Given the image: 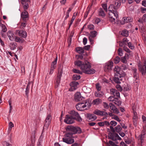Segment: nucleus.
<instances>
[{"mask_svg": "<svg viewBox=\"0 0 146 146\" xmlns=\"http://www.w3.org/2000/svg\"><path fill=\"white\" fill-rule=\"evenodd\" d=\"M114 99H115L112 100V97L110 96V102H111L113 103H114L115 104L118 106L120 105L121 104V102L118 101V98H114Z\"/></svg>", "mask_w": 146, "mask_h": 146, "instance_id": "obj_20", "label": "nucleus"}, {"mask_svg": "<svg viewBox=\"0 0 146 146\" xmlns=\"http://www.w3.org/2000/svg\"><path fill=\"white\" fill-rule=\"evenodd\" d=\"M87 118L88 119L92 121L96 119L97 117L94 114H89L87 115Z\"/></svg>", "mask_w": 146, "mask_h": 146, "instance_id": "obj_24", "label": "nucleus"}, {"mask_svg": "<svg viewBox=\"0 0 146 146\" xmlns=\"http://www.w3.org/2000/svg\"><path fill=\"white\" fill-rule=\"evenodd\" d=\"M94 95L96 97L101 98L103 96L104 93L102 92H96L94 93Z\"/></svg>", "mask_w": 146, "mask_h": 146, "instance_id": "obj_34", "label": "nucleus"}, {"mask_svg": "<svg viewBox=\"0 0 146 146\" xmlns=\"http://www.w3.org/2000/svg\"><path fill=\"white\" fill-rule=\"evenodd\" d=\"M114 70L115 71L117 72L116 73L118 74V75L123 74V73H125L122 70H118L117 69H116V68L114 69Z\"/></svg>", "mask_w": 146, "mask_h": 146, "instance_id": "obj_52", "label": "nucleus"}, {"mask_svg": "<svg viewBox=\"0 0 146 146\" xmlns=\"http://www.w3.org/2000/svg\"><path fill=\"white\" fill-rule=\"evenodd\" d=\"M75 65L79 67L82 72L86 74H93L95 72V70L93 68L90 69L91 66L87 61L82 62L78 60L75 61Z\"/></svg>", "mask_w": 146, "mask_h": 146, "instance_id": "obj_1", "label": "nucleus"}, {"mask_svg": "<svg viewBox=\"0 0 146 146\" xmlns=\"http://www.w3.org/2000/svg\"><path fill=\"white\" fill-rule=\"evenodd\" d=\"M2 144L4 146H11V144L6 141L3 142L2 143Z\"/></svg>", "mask_w": 146, "mask_h": 146, "instance_id": "obj_57", "label": "nucleus"}, {"mask_svg": "<svg viewBox=\"0 0 146 146\" xmlns=\"http://www.w3.org/2000/svg\"><path fill=\"white\" fill-rule=\"evenodd\" d=\"M101 102V100L99 98H98L93 101V104L94 105H97L100 103Z\"/></svg>", "mask_w": 146, "mask_h": 146, "instance_id": "obj_39", "label": "nucleus"}, {"mask_svg": "<svg viewBox=\"0 0 146 146\" xmlns=\"http://www.w3.org/2000/svg\"><path fill=\"white\" fill-rule=\"evenodd\" d=\"M88 28L90 30H93L94 29V26L92 24H90L88 26Z\"/></svg>", "mask_w": 146, "mask_h": 146, "instance_id": "obj_58", "label": "nucleus"}, {"mask_svg": "<svg viewBox=\"0 0 146 146\" xmlns=\"http://www.w3.org/2000/svg\"><path fill=\"white\" fill-rule=\"evenodd\" d=\"M100 19H93V23L94 24H98L100 21Z\"/></svg>", "mask_w": 146, "mask_h": 146, "instance_id": "obj_48", "label": "nucleus"}, {"mask_svg": "<svg viewBox=\"0 0 146 146\" xmlns=\"http://www.w3.org/2000/svg\"><path fill=\"white\" fill-rule=\"evenodd\" d=\"M119 46L123 47V48H124V47L126 45V43H124L122 41L119 42Z\"/></svg>", "mask_w": 146, "mask_h": 146, "instance_id": "obj_64", "label": "nucleus"}, {"mask_svg": "<svg viewBox=\"0 0 146 146\" xmlns=\"http://www.w3.org/2000/svg\"><path fill=\"white\" fill-rule=\"evenodd\" d=\"M51 120V115H48L45 119L46 123L45 126L46 127H48L50 125Z\"/></svg>", "mask_w": 146, "mask_h": 146, "instance_id": "obj_21", "label": "nucleus"}, {"mask_svg": "<svg viewBox=\"0 0 146 146\" xmlns=\"http://www.w3.org/2000/svg\"><path fill=\"white\" fill-rule=\"evenodd\" d=\"M139 70L142 75H144L146 73V60L144 61V62L141 63L140 62L138 64Z\"/></svg>", "mask_w": 146, "mask_h": 146, "instance_id": "obj_6", "label": "nucleus"}, {"mask_svg": "<svg viewBox=\"0 0 146 146\" xmlns=\"http://www.w3.org/2000/svg\"><path fill=\"white\" fill-rule=\"evenodd\" d=\"M97 34V32L95 31H92L90 32L89 36V39L91 44L93 43V38L96 37Z\"/></svg>", "mask_w": 146, "mask_h": 146, "instance_id": "obj_13", "label": "nucleus"}, {"mask_svg": "<svg viewBox=\"0 0 146 146\" xmlns=\"http://www.w3.org/2000/svg\"><path fill=\"white\" fill-rule=\"evenodd\" d=\"M122 128L119 125H118L117 126L115 127L114 131H115L118 133H119L121 132V131L122 130ZM114 132H115V131Z\"/></svg>", "mask_w": 146, "mask_h": 146, "instance_id": "obj_36", "label": "nucleus"}, {"mask_svg": "<svg viewBox=\"0 0 146 146\" xmlns=\"http://www.w3.org/2000/svg\"><path fill=\"white\" fill-rule=\"evenodd\" d=\"M118 17V14L117 11L110 10V18H114V17L117 18Z\"/></svg>", "mask_w": 146, "mask_h": 146, "instance_id": "obj_19", "label": "nucleus"}, {"mask_svg": "<svg viewBox=\"0 0 146 146\" xmlns=\"http://www.w3.org/2000/svg\"><path fill=\"white\" fill-rule=\"evenodd\" d=\"M96 87L98 92L101 90V86L99 83H98L96 84Z\"/></svg>", "mask_w": 146, "mask_h": 146, "instance_id": "obj_44", "label": "nucleus"}, {"mask_svg": "<svg viewBox=\"0 0 146 146\" xmlns=\"http://www.w3.org/2000/svg\"><path fill=\"white\" fill-rule=\"evenodd\" d=\"M110 70V64L109 63H106L104 66V70L105 71H109Z\"/></svg>", "mask_w": 146, "mask_h": 146, "instance_id": "obj_43", "label": "nucleus"}, {"mask_svg": "<svg viewBox=\"0 0 146 146\" xmlns=\"http://www.w3.org/2000/svg\"><path fill=\"white\" fill-rule=\"evenodd\" d=\"M72 71L74 73H75L82 74V72L80 71L79 70L76 69H73L72 70Z\"/></svg>", "mask_w": 146, "mask_h": 146, "instance_id": "obj_49", "label": "nucleus"}, {"mask_svg": "<svg viewBox=\"0 0 146 146\" xmlns=\"http://www.w3.org/2000/svg\"><path fill=\"white\" fill-rule=\"evenodd\" d=\"M110 131L113 132L112 133L110 132V139L114 141L115 144H118L119 143L118 140H121V138L119 136L117 133L114 132V128L111 126H110Z\"/></svg>", "mask_w": 146, "mask_h": 146, "instance_id": "obj_2", "label": "nucleus"}, {"mask_svg": "<svg viewBox=\"0 0 146 146\" xmlns=\"http://www.w3.org/2000/svg\"><path fill=\"white\" fill-rule=\"evenodd\" d=\"M74 119L70 115H67L66 116L64 121L67 124H70L74 123Z\"/></svg>", "mask_w": 146, "mask_h": 146, "instance_id": "obj_12", "label": "nucleus"}, {"mask_svg": "<svg viewBox=\"0 0 146 146\" xmlns=\"http://www.w3.org/2000/svg\"><path fill=\"white\" fill-rule=\"evenodd\" d=\"M120 60V58L119 56H117L114 59V62L115 64H117L119 62Z\"/></svg>", "mask_w": 146, "mask_h": 146, "instance_id": "obj_45", "label": "nucleus"}, {"mask_svg": "<svg viewBox=\"0 0 146 146\" xmlns=\"http://www.w3.org/2000/svg\"><path fill=\"white\" fill-rule=\"evenodd\" d=\"M110 124L113 127V126H115L117 124V122L115 121H111L110 122Z\"/></svg>", "mask_w": 146, "mask_h": 146, "instance_id": "obj_55", "label": "nucleus"}, {"mask_svg": "<svg viewBox=\"0 0 146 146\" xmlns=\"http://www.w3.org/2000/svg\"><path fill=\"white\" fill-rule=\"evenodd\" d=\"M107 140H106V142L107 143V145L108 146H110V132L108 133V136L106 137Z\"/></svg>", "mask_w": 146, "mask_h": 146, "instance_id": "obj_56", "label": "nucleus"}, {"mask_svg": "<svg viewBox=\"0 0 146 146\" xmlns=\"http://www.w3.org/2000/svg\"><path fill=\"white\" fill-rule=\"evenodd\" d=\"M126 75V74L125 73H123V74H119V75H117L118 76L119 78H122L124 79V82L125 80V77Z\"/></svg>", "mask_w": 146, "mask_h": 146, "instance_id": "obj_42", "label": "nucleus"}, {"mask_svg": "<svg viewBox=\"0 0 146 146\" xmlns=\"http://www.w3.org/2000/svg\"><path fill=\"white\" fill-rule=\"evenodd\" d=\"M80 78V76L79 75L74 74L73 76V79L74 80H79Z\"/></svg>", "mask_w": 146, "mask_h": 146, "instance_id": "obj_46", "label": "nucleus"}, {"mask_svg": "<svg viewBox=\"0 0 146 146\" xmlns=\"http://www.w3.org/2000/svg\"><path fill=\"white\" fill-rule=\"evenodd\" d=\"M17 35L23 38H25L27 36V33L25 31L23 30H17L15 32Z\"/></svg>", "mask_w": 146, "mask_h": 146, "instance_id": "obj_11", "label": "nucleus"}, {"mask_svg": "<svg viewBox=\"0 0 146 146\" xmlns=\"http://www.w3.org/2000/svg\"><path fill=\"white\" fill-rule=\"evenodd\" d=\"M36 133V131L35 130H34L32 133L31 136V142L32 143H34L36 140L35 139V134Z\"/></svg>", "mask_w": 146, "mask_h": 146, "instance_id": "obj_25", "label": "nucleus"}, {"mask_svg": "<svg viewBox=\"0 0 146 146\" xmlns=\"http://www.w3.org/2000/svg\"><path fill=\"white\" fill-rule=\"evenodd\" d=\"M14 127V125L11 122H10L9 123V127L8 130L9 131H10L12 127Z\"/></svg>", "mask_w": 146, "mask_h": 146, "instance_id": "obj_41", "label": "nucleus"}, {"mask_svg": "<svg viewBox=\"0 0 146 146\" xmlns=\"http://www.w3.org/2000/svg\"><path fill=\"white\" fill-rule=\"evenodd\" d=\"M103 105L104 108L106 109H108L109 108L108 104L106 102H103Z\"/></svg>", "mask_w": 146, "mask_h": 146, "instance_id": "obj_62", "label": "nucleus"}, {"mask_svg": "<svg viewBox=\"0 0 146 146\" xmlns=\"http://www.w3.org/2000/svg\"><path fill=\"white\" fill-rule=\"evenodd\" d=\"M113 81L116 84H119L121 83V82H124V79L119 78V77L116 74L115 76L112 78V80L110 79V82L113 83Z\"/></svg>", "mask_w": 146, "mask_h": 146, "instance_id": "obj_9", "label": "nucleus"}, {"mask_svg": "<svg viewBox=\"0 0 146 146\" xmlns=\"http://www.w3.org/2000/svg\"><path fill=\"white\" fill-rule=\"evenodd\" d=\"M129 66L127 63H123L120 66V69L122 70H125L127 69Z\"/></svg>", "mask_w": 146, "mask_h": 146, "instance_id": "obj_32", "label": "nucleus"}, {"mask_svg": "<svg viewBox=\"0 0 146 146\" xmlns=\"http://www.w3.org/2000/svg\"><path fill=\"white\" fill-rule=\"evenodd\" d=\"M22 18H27L29 17L28 13L26 11L24 10L21 14Z\"/></svg>", "mask_w": 146, "mask_h": 146, "instance_id": "obj_31", "label": "nucleus"}, {"mask_svg": "<svg viewBox=\"0 0 146 146\" xmlns=\"http://www.w3.org/2000/svg\"><path fill=\"white\" fill-rule=\"evenodd\" d=\"M110 109H111L112 111L111 113L113 112L114 113L117 114L119 113L118 109L111 102H110Z\"/></svg>", "mask_w": 146, "mask_h": 146, "instance_id": "obj_18", "label": "nucleus"}, {"mask_svg": "<svg viewBox=\"0 0 146 146\" xmlns=\"http://www.w3.org/2000/svg\"><path fill=\"white\" fill-rule=\"evenodd\" d=\"M110 117H111L112 119H114L118 122H120L121 121L117 116L113 114L112 113L110 112Z\"/></svg>", "mask_w": 146, "mask_h": 146, "instance_id": "obj_27", "label": "nucleus"}, {"mask_svg": "<svg viewBox=\"0 0 146 146\" xmlns=\"http://www.w3.org/2000/svg\"><path fill=\"white\" fill-rule=\"evenodd\" d=\"M76 51L79 54H83L84 52V50L83 48L81 47H77L76 48Z\"/></svg>", "mask_w": 146, "mask_h": 146, "instance_id": "obj_26", "label": "nucleus"}, {"mask_svg": "<svg viewBox=\"0 0 146 146\" xmlns=\"http://www.w3.org/2000/svg\"><path fill=\"white\" fill-rule=\"evenodd\" d=\"M123 49L124 50L127 52V53H130L131 51L126 46H125V47H124V48H123Z\"/></svg>", "mask_w": 146, "mask_h": 146, "instance_id": "obj_63", "label": "nucleus"}, {"mask_svg": "<svg viewBox=\"0 0 146 146\" xmlns=\"http://www.w3.org/2000/svg\"><path fill=\"white\" fill-rule=\"evenodd\" d=\"M78 83L75 81H73L70 84V90L71 91H73L76 90L78 88Z\"/></svg>", "mask_w": 146, "mask_h": 146, "instance_id": "obj_15", "label": "nucleus"}, {"mask_svg": "<svg viewBox=\"0 0 146 146\" xmlns=\"http://www.w3.org/2000/svg\"><path fill=\"white\" fill-rule=\"evenodd\" d=\"M128 46L131 49H133L134 48V46L133 45L131 42H127Z\"/></svg>", "mask_w": 146, "mask_h": 146, "instance_id": "obj_47", "label": "nucleus"}, {"mask_svg": "<svg viewBox=\"0 0 146 146\" xmlns=\"http://www.w3.org/2000/svg\"><path fill=\"white\" fill-rule=\"evenodd\" d=\"M56 67L55 66H54L51 64V67L50 69V70L49 72V74H52L53 73L54 70Z\"/></svg>", "mask_w": 146, "mask_h": 146, "instance_id": "obj_40", "label": "nucleus"}, {"mask_svg": "<svg viewBox=\"0 0 146 146\" xmlns=\"http://www.w3.org/2000/svg\"><path fill=\"white\" fill-rule=\"evenodd\" d=\"M116 87L118 90L120 92L122 91L123 90L122 87L120 85H119V84H117L116 85Z\"/></svg>", "mask_w": 146, "mask_h": 146, "instance_id": "obj_54", "label": "nucleus"}, {"mask_svg": "<svg viewBox=\"0 0 146 146\" xmlns=\"http://www.w3.org/2000/svg\"><path fill=\"white\" fill-rule=\"evenodd\" d=\"M27 20V19H21V27L22 29H23L26 27L27 25L26 22Z\"/></svg>", "mask_w": 146, "mask_h": 146, "instance_id": "obj_23", "label": "nucleus"}, {"mask_svg": "<svg viewBox=\"0 0 146 146\" xmlns=\"http://www.w3.org/2000/svg\"><path fill=\"white\" fill-rule=\"evenodd\" d=\"M67 128L69 131L71 132L70 133L72 134V135L76 133L80 134L82 132L81 129L79 127L68 126Z\"/></svg>", "mask_w": 146, "mask_h": 146, "instance_id": "obj_4", "label": "nucleus"}, {"mask_svg": "<svg viewBox=\"0 0 146 146\" xmlns=\"http://www.w3.org/2000/svg\"><path fill=\"white\" fill-rule=\"evenodd\" d=\"M117 52L119 56H122L123 54V51L121 48H119L117 50Z\"/></svg>", "mask_w": 146, "mask_h": 146, "instance_id": "obj_50", "label": "nucleus"}, {"mask_svg": "<svg viewBox=\"0 0 146 146\" xmlns=\"http://www.w3.org/2000/svg\"><path fill=\"white\" fill-rule=\"evenodd\" d=\"M72 134L70 132L68 133L62 139L63 141L68 144H71L74 142V139L72 137Z\"/></svg>", "mask_w": 146, "mask_h": 146, "instance_id": "obj_3", "label": "nucleus"}, {"mask_svg": "<svg viewBox=\"0 0 146 146\" xmlns=\"http://www.w3.org/2000/svg\"><path fill=\"white\" fill-rule=\"evenodd\" d=\"M7 35L10 40L13 41L14 40L15 38L13 36V35L11 31H8L7 33Z\"/></svg>", "mask_w": 146, "mask_h": 146, "instance_id": "obj_30", "label": "nucleus"}, {"mask_svg": "<svg viewBox=\"0 0 146 146\" xmlns=\"http://www.w3.org/2000/svg\"><path fill=\"white\" fill-rule=\"evenodd\" d=\"M82 89L84 92L86 93H90L91 91V89L86 86H84L82 88Z\"/></svg>", "mask_w": 146, "mask_h": 146, "instance_id": "obj_33", "label": "nucleus"}, {"mask_svg": "<svg viewBox=\"0 0 146 146\" xmlns=\"http://www.w3.org/2000/svg\"><path fill=\"white\" fill-rule=\"evenodd\" d=\"M102 6L105 11L106 12H107L108 9L107 4L106 3H103L102 4Z\"/></svg>", "mask_w": 146, "mask_h": 146, "instance_id": "obj_51", "label": "nucleus"}, {"mask_svg": "<svg viewBox=\"0 0 146 146\" xmlns=\"http://www.w3.org/2000/svg\"><path fill=\"white\" fill-rule=\"evenodd\" d=\"M133 119H137L138 116L137 114V113L136 111H135L133 113Z\"/></svg>", "mask_w": 146, "mask_h": 146, "instance_id": "obj_59", "label": "nucleus"}, {"mask_svg": "<svg viewBox=\"0 0 146 146\" xmlns=\"http://www.w3.org/2000/svg\"><path fill=\"white\" fill-rule=\"evenodd\" d=\"M146 135V128L143 127L141 134L139 135V137L140 140L141 146H142V143L144 142L145 137Z\"/></svg>", "mask_w": 146, "mask_h": 146, "instance_id": "obj_10", "label": "nucleus"}, {"mask_svg": "<svg viewBox=\"0 0 146 146\" xmlns=\"http://www.w3.org/2000/svg\"><path fill=\"white\" fill-rule=\"evenodd\" d=\"M70 115L73 118L76 119L78 122H81L82 121V119L80 116L79 114L75 111L73 110L70 111L69 112Z\"/></svg>", "mask_w": 146, "mask_h": 146, "instance_id": "obj_7", "label": "nucleus"}, {"mask_svg": "<svg viewBox=\"0 0 146 146\" xmlns=\"http://www.w3.org/2000/svg\"><path fill=\"white\" fill-rule=\"evenodd\" d=\"M121 61L124 63H127V61L126 60V58H125V56L121 58Z\"/></svg>", "mask_w": 146, "mask_h": 146, "instance_id": "obj_61", "label": "nucleus"}, {"mask_svg": "<svg viewBox=\"0 0 146 146\" xmlns=\"http://www.w3.org/2000/svg\"><path fill=\"white\" fill-rule=\"evenodd\" d=\"M87 103V101H84L82 103H79L76 105V108L78 110L83 111L84 110V108L86 107Z\"/></svg>", "mask_w": 146, "mask_h": 146, "instance_id": "obj_8", "label": "nucleus"}, {"mask_svg": "<svg viewBox=\"0 0 146 146\" xmlns=\"http://www.w3.org/2000/svg\"><path fill=\"white\" fill-rule=\"evenodd\" d=\"M117 92V90L115 89H110V94L113 95V96L114 97H115L116 92Z\"/></svg>", "mask_w": 146, "mask_h": 146, "instance_id": "obj_38", "label": "nucleus"}, {"mask_svg": "<svg viewBox=\"0 0 146 146\" xmlns=\"http://www.w3.org/2000/svg\"><path fill=\"white\" fill-rule=\"evenodd\" d=\"M94 113L97 115L102 116H106L108 115V113L105 112L100 111L99 110H95Z\"/></svg>", "mask_w": 146, "mask_h": 146, "instance_id": "obj_17", "label": "nucleus"}, {"mask_svg": "<svg viewBox=\"0 0 146 146\" xmlns=\"http://www.w3.org/2000/svg\"><path fill=\"white\" fill-rule=\"evenodd\" d=\"M15 39L16 42L21 43L23 42L24 41L23 39L21 38L18 36H16Z\"/></svg>", "mask_w": 146, "mask_h": 146, "instance_id": "obj_35", "label": "nucleus"}, {"mask_svg": "<svg viewBox=\"0 0 146 146\" xmlns=\"http://www.w3.org/2000/svg\"><path fill=\"white\" fill-rule=\"evenodd\" d=\"M62 74V71L58 70L57 75L55 78L54 83L56 88H57L60 85L61 77Z\"/></svg>", "mask_w": 146, "mask_h": 146, "instance_id": "obj_5", "label": "nucleus"}, {"mask_svg": "<svg viewBox=\"0 0 146 146\" xmlns=\"http://www.w3.org/2000/svg\"><path fill=\"white\" fill-rule=\"evenodd\" d=\"M132 19H128V20H127V19H123L124 20H120L119 19H113L114 21H115V23L117 24L123 25L125 23H127L129 22H130L131 21Z\"/></svg>", "mask_w": 146, "mask_h": 146, "instance_id": "obj_14", "label": "nucleus"}, {"mask_svg": "<svg viewBox=\"0 0 146 146\" xmlns=\"http://www.w3.org/2000/svg\"><path fill=\"white\" fill-rule=\"evenodd\" d=\"M99 15L100 16H102L103 17H104L105 15V13L103 9L100 8L99 11Z\"/></svg>", "mask_w": 146, "mask_h": 146, "instance_id": "obj_37", "label": "nucleus"}, {"mask_svg": "<svg viewBox=\"0 0 146 146\" xmlns=\"http://www.w3.org/2000/svg\"><path fill=\"white\" fill-rule=\"evenodd\" d=\"M9 46L11 50H13L17 47V44L16 43L12 42L9 44Z\"/></svg>", "mask_w": 146, "mask_h": 146, "instance_id": "obj_28", "label": "nucleus"}, {"mask_svg": "<svg viewBox=\"0 0 146 146\" xmlns=\"http://www.w3.org/2000/svg\"><path fill=\"white\" fill-rule=\"evenodd\" d=\"M57 60H58V58H57V56L56 58H55L54 60L52 62L51 64L56 66V65L57 64Z\"/></svg>", "mask_w": 146, "mask_h": 146, "instance_id": "obj_60", "label": "nucleus"}, {"mask_svg": "<svg viewBox=\"0 0 146 146\" xmlns=\"http://www.w3.org/2000/svg\"><path fill=\"white\" fill-rule=\"evenodd\" d=\"M27 1H21V2L22 4H23V7L24 10L27 9L29 7L28 3Z\"/></svg>", "mask_w": 146, "mask_h": 146, "instance_id": "obj_29", "label": "nucleus"}, {"mask_svg": "<svg viewBox=\"0 0 146 146\" xmlns=\"http://www.w3.org/2000/svg\"><path fill=\"white\" fill-rule=\"evenodd\" d=\"M84 98L81 96L80 92H76L74 95V100L76 101H79L82 100Z\"/></svg>", "mask_w": 146, "mask_h": 146, "instance_id": "obj_16", "label": "nucleus"}, {"mask_svg": "<svg viewBox=\"0 0 146 146\" xmlns=\"http://www.w3.org/2000/svg\"><path fill=\"white\" fill-rule=\"evenodd\" d=\"M121 34L122 35L125 36H127L128 35V32L125 30L123 31Z\"/></svg>", "mask_w": 146, "mask_h": 146, "instance_id": "obj_53", "label": "nucleus"}, {"mask_svg": "<svg viewBox=\"0 0 146 146\" xmlns=\"http://www.w3.org/2000/svg\"><path fill=\"white\" fill-rule=\"evenodd\" d=\"M113 5V8L114 9H117L120 6L121 3L118 0H116L114 1Z\"/></svg>", "mask_w": 146, "mask_h": 146, "instance_id": "obj_22", "label": "nucleus"}]
</instances>
